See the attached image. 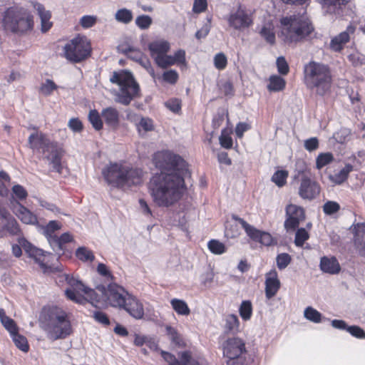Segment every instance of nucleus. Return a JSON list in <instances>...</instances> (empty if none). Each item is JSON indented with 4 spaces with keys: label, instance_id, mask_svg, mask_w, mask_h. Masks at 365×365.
Returning a JSON list of instances; mask_svg holds the SVG:
<instances>
[{
    "label": "nucleus",
    "instance_id": "nucleus-18",
    "mask_svg": "<svg viewBox=\"0 0 365 365\" xmlns=\"http://www.w3.org/2000/svg\"><path fill=\"white\" fill-rule=\"evenodd\" d=\"M19 243L29 256L34 258L41 267L43 269H46L48 267L46 261L47 255L43 250L34 247L24 237L19 239Z\"/></svg>",
    "mask_w": 365,
    "mask_h": 365
},
{
    "label": "nucleus",
    "instance_id": "nucleus-56",
    "mask_svg": "<svg viewBox=\"0 0 365 365\" xmlns=\"http://www.w3.org/2000/svg\"><path fill=\"white\" fill-rule=\"evenodd\" d=\"M165 329H166L167 334L169 336L172 342L176 345H180V344L182 342V339H181L180 335L178 334V331L176 330V329H175L170 326H167Z\"/></svg>",
    "mask_w": 365,
    "mask_h": 365
},
{
    "label": "nucleus",
    "instance_id": "nucleus-64",
    "mask_svg": "<svg viewBox=\"0 0 365 365\" xmlns=\"http://www.w3.org/2000/svg\"><path fill=\"white\" fill-rule=\"evenodd\" d=\"M277 66L278 72L282 75H286L288 73L289 68L288 63L283 56H279L277 59Z\"/></svg>",
    "mask_w": 365,
    "mask_h": 365
},
{
    "label": "nucleus",
    "instance_id": "nucleus-19",
    "mask_svg": "<svg viewBox=\"0 0 365 365\" xmlns=\"http://www.w3.org/2000/svg\"><path fill=\"white\" fill-rule=\"evenodd\" d=\"M19 243L29 256L34 258L41 267L43 269H46L48 267L46 261L47 255L43 250L34 247L24 237L19 239Z\"/></svg>",
    "mask_w": 365,
    "mask_h": 365
},
{
    "label": "nucleus",
    "instance_id": "nucleus-11",
    "mask_svg": "<svg viewBox=\"0 0 365 365\" xmlns=\"http://www.w3.org/2000/svg\"><path fill=\"white\" fill-rule=\"evenodd\" d=\"M225 19L230 29L237 31H244L253 24L252 14L241 5L232 9Z\"/></svg>",
    "mask_w": 365,
    "mask_h": 365
},
{
    "label": "nucleus",
    "instance_id": "nucleus-53",
    "mask_svg": "<svg viewBox=\"0 0 365 365\" xmlns=\"http://www.w3.org/2000/svg\"><path fill=\"white\" fill-rule=\"evenodd\" d=\"M137 128L139 131L140 130H143L145 132L151 131L154 129L153 121L149 118H141L137 124Z\"/></svg>",
    "mask_w": 365,
    "mask_h": 365
},
{
    "label": "nucleus",
    "instance_id": "nucleus-32",
    "mask_svg": "<svg viewBox=\"0 0 365 365\" xmlns=\"http://www.w3.org/2000/svg\"><path fill=\"white\" fill-rule=\"evenodd\" d=\"M274 29V26L273 24L269 21L264 24L259 31L261 36L270 44H274L275 43V34Z\"/></svg>",
    "mask_w": 365,
    "mask_h": 365
},
{
    "label": "nucleus",
    "instance_id": "nucleus-4",
    "mask_svg": "<svg viewBox=\"0 0 365 365\" xmlns=\"http://www.w3.org/2000/svg\"><path fill=\"white\" fill-rule=\"evenodd\" d=\"M280 23V35L286 43L301 42L314 31V27L305 12L285 16L281 19Z\"/></svg>",
    "mask_w": 365,
    "mask_h": 365
},
{
    "label": "nucleus",
    "instance_id": "nucleus-8",
    "mask_svg": "<svg viewBox=\"0 0 365 365\" xmlns=\"http://www.w3.org/2000/svg\"><path fill=\"white\" fill-rule=\"evenodd\" d=\"M28 143L33 150H41L43 158L48 161L53 170L61 173V152L57 143L50 141L40 132L31 133L29 137Z\"/></svg>",
    "mask_w": 365,
    "mask_h": 365
},
{
    "label": "nucleus",
    "instance_id": "nucleus-1",
    "mask_svg": "<svg viewBox=\"0 0 365 365\" xmlns=\"http://www.w3.org/2000/svg\"><path fill=\"white\" fill-rule=\"evenodd\" d=\"M153 163L161 173L152 178L150 193L158 206L168 207L177 202L182 195L187 165L180 155L170 151L155 153Z\"/></svg>",
    "mask_w": 365,
    "mask_h": 365
},
{
    "label": "nucleus",
    "instance_id": "nucleus-36",
    "mask_svg": "<svg viewBox=\"0 0 365 365\" xmlns=\"http://www.w3.org/2000/svg\"><path fill=\"white\" fill-rule=\"evenodd\" d=\"M304 317L307 320L316 324L320 323L323 319H327L325 317H322L319 312L312 307H307L304 309Z\"/></svg>",
    "mask_w": 365,
    "mask_h": 365
},
{
    "label": "nucleus",
    "instance_id": "nucleus-28",
    "mask_svg": "<svg viewBox=\"0 0 365 365\" xmlns=\"http://www.w3.org/2000/svg\"><path fill=\"white\" fill-rule=\"evenodd\" d=\"M350 0H317L323 9L328 14H339L342 6L346 4Z\"/></svg>",
    "mask_w": 365,
    "mask_h": 365
},
{
    "label": "nucleus",
    "instance_id": "nucleus-34",
    "mask_svg": "<svg viewBox=\"0 0 365 365\" xmlns=\"http://www.w3.org/2000/svg\"><path fill=\"white\" fill-rule=\"evenodd\" d=\"M72 236L69 232L62 234L59 237H56L54 240H51V247L54 251H60L63 250V245L66 243L71 242Z\"/></svg>",
    "mask_w": 365,
    "mask_h": 365
},
{
    "label": "nucleus",
    "instance_id": "nucleus-44",
    "mask_svg": "<svg viewBox=\"0 0 365 365\" xmlns=\"http://www.w3.org/2000/svg\"><path fill=\"white\" fill-rule=\"evenodd\" d=\"M334 160V156L331 153H320L316 159V167L320 170Z\"/></svg>",
    "mask_w": 365,
    "mask_h": 365
},
{
    "label": "nucleus",
    "instance_id": "nucleus-12",
    "mask_svg": "<svg viewBox=\"0 0 365 365\" xmlns=\"http://www.w3.org/2000/svg\"><path fill=\"white\" fill-rule=\"evenodd\" d=\"M62 277L64 278L66 283L71 287L65 290V294L68 299L79 304L83 303L86 299L78 293V292L81 291L91 301V297L95 294V290L86 287L81 281L68 274H65Z\"/></svg>",
    "mask_w": 365,
    "mask_h": 365
},
{
    "label": "nucleus",
    "instance_id": "nucleus-59",
    "mask_svg": "<svg viewBox=\"0 0 365 365\" xmlns=\"http://www.w3.org/2000/svg\"><path fill=\"white\" fill-rule=\"evenodd\" d=\"M179 76L175 70H169L163 73V79L166 83L175 84L178 80Z\"/></svg>",
    "mask_w": 365,
    "mask_h": 365
},
{
    "label": "nucleus",
    "instance_id": "nucleus-30",
    "mask_svg": "<svg viewBox=\"0 0 365 365\" xmlns=\"http://www.w3.org/2000/svg\"><path fill=\"white\" fill-rule=\"evenodd\" d=\"M61 225L56 220L50 221L46 226L42 227L43 233L46 237L50 245H51V240H54L57 236L55 232L60 230Z\"/></svg>",
    "mask_w": 365,
    "mask_h": 365
},
{
    "label": "nucleus",
    "instance_id": "nucleus-20",
    "mask_svg": "<svg viewBox=\"0 0 365 365\" xmlns=\"http://www.w3.org/2000/svg\"><path fill=\"white\" fill-rule=\"evenodd\" d=\"M356 31V26L349 24L346 30L333 37L330 41L329 47L334 52H340L344 46L351 40Z\"/></svg>",
    "mask_w": 365,
    "mask_h": 365
},
{
    "label": "nucleus",
    "instance_id": "nucleus-10",
    "mask_svg": "<svg viewBox=\"0 0 365 365\" xmlns=\"http://www.w3.org/2000/svg\"><path fill=\"white\" fill-rule=\"evenodd\" d=\"M90 53V43L86 37H76L63 47V56L73 63H79L85 60Z\"/></svg>",
    "mask_w": 365,
    "mask_h": 365
},
{
    "label": "nucleus",
    "instance_id": "nucleus-7",
    "mask_svg": "<svg viewBox=\"0 0 365 365\" xmlns=\"http://www.w3.org/2000/svg\"><path fill=\"white\" fill-rule=\"evenodd\" d=\"M110 81L119 87L118 91L113 92L116 103L128 106L134 98L139 96L140 86L132 73L124 70L114 71L110 78Z\"/></svg>",
    "mask_w": 365,
    "mask_h": 365
},
{
    "label": "nucleus",
    "instance_id": "nucleus-55",
    "mask_svg": "<svg viewBox=\"0 0 365 365\" xmlns=\"http://www.w3.org/2000/svg\"><path fill=\"white\" fill-rule=\"evenodd\" d=\"M340 209V205L334 201H327L323 205V211L326 215H333L337 212Z\"/></svg>",
    "mask_w": 365,
    "mask_h": 365
},
{
    "label": "nucleus",
    "instance_id": "nucleus-37",
    "mask_svg": "<svg viewBox=\"0 0 365 365\" xmlns=\"http://www.w3.org/2000/svg\"><path fill=\"white\" fill-rule=\"evenodd\" d=\"M76 257L83 262H92L95 259L93 252L86 247H80L76 251Z\"/></svg>",
    "mask_w": 365,
    "mask_h": 365
},
{
    "label": "nucleus",
    "instance_id": "nucleus-46",
    "mask_svg": "<svg viewBox=\"0 0 365 365\" xmlns=\"http://www.w3.org/2000/svg\"><path fill=\"white\" fill-rule=\"evenodd\" d=\"M123 53H124L129 58L138 62L143 56V53L142 51L132 46H128L125 48L122 49Z\"/></svg>",
    "mask_w": 365,
    "mask_h": 365
},
{
    "label": "nucleus",
    "instance_id": "nucleus-23",
    "mask_svg": "<svg viewBox=\"0 0 365 365\" xmlns=\"http://www.w3.org/2000/svg\"><path fill=\"white\" fill-rule=\"evenodd\" d=\"M280 288V282L276 270L272 269L266 274L265 279V296L270 299L276 295Z\"/></svg>",
    "mask_w": 365,
    "mask_h": 365
},
{
    "label": "nucleus",
    "instance_id": "nucleus-60",
    "mask_svg": "<svg viewBox=\"0 0 365 365\" xmlns=\"http://www.w3.org/2000/svg\"><path fill=\"white\" fill-rule=\"evenodd\" d=\"M219 140L221 146L226 149L231 148L232 146V139L225 129L222 130Z\"/></svg>",
    "mask_w": 365,
    "mask_h": 365
},
{
    "label": "nucleus",
    "instance_id": "nucleus-45",
    "mask_svg": "<svg viewBox=\"0 0 365 365\" xmlns=\"http://www.w3.org/2000/svg\"><path fill=\"white\" fill-rule=\"evenodd\" d=\"M101 118V115H100L96 110H91L89 112V121L96 130H100L103 128V120Z\"/></svg>",
    "mask_w": 365,
    "mask_h": 365
},
{
    "label": "nucleus",
    "instance_id": "nucleus-5",
    "mask_svg": "<svg viewBox=\"0 0 365 365\" xmlns=\"http://www.w3.org/2000/svg\"><path fill=\"white\" fill-rule=\"evenodd\" d=\"M102 175L108 184L115 187H129L142 182L141 170L122 163H109L102 170Z\"/></svg>",
    "mask_w": 365,
    "mask_h": 365
},
{
    "label": "nucleus",
    "instance_id": "nucleus-54",
    "mask_svg": "<svg viewBox=\"0 0 365 365\" xmlns=\"http://www.w3.org/2000/svg\"><path fill=\"white\" fill-rule=\"evenodd\" d=\"M227 59L223 53H218L214 57L215 67L218 70H223L226 68Z\"/></svg>",
    "mask_w": 365,
    "mask_h": 365
},
{
    "label": "nucleus",
    "instance_id": "nucleus-14",
    "mask_svg": "<svg viewBox=\"0 0 365 365\" xmlns=\"http://www.w3.org/2000/svg\"><path fill=\"white\" fill-rule=\"evenodd\" d=\"M284 227L287 232L294 231L305 220L304 210L297 205L289 204L285 208Z\"/></svg>",
    "mask_w": 365,
    "mask_h": 365
},
{
    "label": "nucleus",
    "instance_id": "nucleus-31",
    "mask_svg": "<svg viewBox=\"0 0 365 365\" xmlns=\"http://www.w3.org/2000/svg\"><path fill=\"white\" fill-rule=\"evenodd\" d=\"M166 63L165 64V68L177 64V65H186V59H185V51L182 49L178 50L173 56L168 55L166 57Z\"/></svg>",
    "mask_w": 365,
    "mask_h": 365
},
{
    "label": "nucleus",
    "instance_id": "nucleus-42",
    "mask_svg": "<svg viewBox=\"0 0 365 365\" xmlns=\"http://www.w3.org/2000/svg\"><path fill=\"white\" fill-rule=\"evenodd\" d=\"M225 329L230 332H235L239 330L240 321L237 315L229 314L225 319Z\"/></svg>",
    "mask_w": 365,
    "mask_h": 365
},
{
    "label": "nucleus",
    "instance_id": "nucleus-50",
    "mask_svg": "<svg viewBox=\"0 0 365 365\" xmlns=\"http://www.w3.org/2000/svg\"><path fill=\"white\" fill-rule=\"evenodd\" d=\"M309 233L304 228H299L295 234L294 244L297 247H302L304 242L309 239Z\"/></svg>",
    "mask_w": 365,
    "mask_h": 365
},
{
    "label": "nucleus",
    "instance_id": "nucleus-38",
    "mask_svg": "<svg viewBox=\"0 0 365 365\" xmlns=\"http://www.w3.org/2000/svg\"><path fill=\"white\" fill-rule=\"evenodd\" d=\"M353 170V166L350 164H346L339 173L331 177L333 182L336 184H341L348 178L349 174Z\"/></svg>",
    "mask_w": 365,
    "mask_h": 365
},
{
    "label": "nucleus",
    "instance_id": "nucleus-57",
    "mask_svg": "<svg viewBox=\"0 0 365 365\" xmlns=\"http://www.w3.org/2000/svg\"><path fill=\"white\" fill-rule=\"evenodd\" d=\"M349 61L354 66H361L365 64V55L360 53H354L349 55Z\"/></svg>",
    "mask_w": 365,
    "mask_h": 365
},
{
    "label": "nucleus",
    "instance_id": "nucleus-26",
    "mask_svg": "<svg viewBox=\"0 0 365 365\" xmlns=\"http://www.w3.org/2000/svg\"><path fill=\"white\" fill-rule=\"evenodd\" d=\"M319 267L323 272L330 274H338L341 270L340 264L334 257H322L320 259Z\"/></svg>",
    "mask_w": 365,
    "mask_h": 365
},
{
    "label": "nucleus",
    "instance_id": "nucleus-21",
    "mask_svg": "<svg viewBox=\"0 0 365 365\" xmlns=\"http://www.w3.org/2000/svg\"><path fill=\"white\" fill-rule=\"evenodd\" d=\"M14 214L24 224L36 225L38 224L37 216L22 204L14 200L11 202Z\"/></svg>",
    "mask_w": 365,
    "mask_h": 365
},
{
    "label": "nucleus",
    "instance_id": "nucleus-33",
    "mask_svg": "<svg viewBox=\"0 0 365 365\" xmlns=\"http://www.w3.org/2000/svg\"><path fill=\"white\" fill-rule=\"evenodd\" d=\"M170 304L172 308L179 315L187 316L190 313V309L184 300L175 298L171 299Z\"/></svg>",
    "mask_w": 365,
    "mask_h": 365
},
{
    "label": "nucleus",
    "instance_id": "nucleus-13",
    "mask_svg": "<svg viewBox=\"0 0 365 365\" xmlns=\"http://www.w3.org/2000/svg\"><path fill=\"white\" fill-rule=\"evenodd\" d=\"M170 48V43L163 39L155 40L148 44L150 56L158 66L162 68H165L166 57L168 56V52Z\"/></svg>",
    "mask_w": 365,
    "mask_h": 365
},
{
    "label": "nucleus",
    "instance_id": "nucleus-48",
    "mask_svg": "<svg viewBox=\"0 0 365 365\" xmlns=\"http://www.w3.org/2000/svg\"><path fill=\"white\" fill-rule=\"evenodd\" d=\"M288 172L286 170H277L272 176V181L278 187L284 186L287 182Z\"/></svg>",
    "mask_w": 365,
    "mask_h": 365
},
{
    "label": "nucleus",
    "instance_id": "nucleus-43",
    "mask_svg": "<svg viewBox=\"0 0 365 365\" xmlns=\"http://www.w3.org/2000/svg\"><path fill=\"white\" fill-rule=\"evenodd\" d=\"M115 19L118 22L129 24L133 20V13L129 9H120L116 11Z\"/></svg>",
    "mask_w": 365,
    "mask_h": 365
},
{
    "label": "nucleus",
    "instance_id": "nucleus-27",
    "mask_svg": "<svg viewBox=\"0 0 365 365\" xmlns=\"http://www.w3.org/2000/svg\"><path fill=\"white\" fill-rule=\"evenodd\" d=\"M101 117L107 125L116 128L119 125L120 114L113 107H108L101 110Z\"/></svg>",
    "mask_w": 365,
    "mask_h": 365
},
{
    "label": "nucleus",
    "instance_id": "nucleus-51",
    "mask_svg": "<svg viewBox=\"0 0 365 365\" xmlns=\"http://www.w3.org/2000/svg\"><path fill=\"white\" fill-rule=\"evenodd\" d=\"M98 21L96 16L93 15H85L83 16L79 20V24L83 29H89L93 26Z\"/></svg>",
    "mask_w": 365,
    "mask_h": 365
},
{
    "label": "nucleus",
    "instance_id": "nucleus-41",
    "mask_svg": "<svg viewBox=\"0 0 365 365\" xmlns=\"http://www.w3.org/2000/svg\"><path fill=\"white\" fill-rule=\"evenodd\" d=\"M239 313L244 321L250 320L252 315V304L251 302L249 300L242 301L239 308Z\"/></svg>",
    "mask_w": 365,
    "mask_h": 365
},
{
    "label": "nucleus",
    "instance_id": "nucleus-24",
    "mask_svg": "<svg viewBox=\"0 0 365 365\" xmlns=\"http://www.w3.org/2000/svg\"><path fill=\"white\" fill-rule=\"evenodd\" d=\"M31 4L34 9L37 12V14L41 19V31L43 33L48 31L52 26V23L50 21V19L51 17V12L46 10L43 5L37 1H32Z\"/></svg>",
    "mask_w": 365,
    "mask_h": 365
},
{
    "label": "nucleus",
    "instance_id": "nucleus-16",
    "mask_svg": "<svg viewBox=\"0 0 365 365\" xmlns=\"http://www.w3.org/2000/svg\"><path fill=\"white\" fill-rule=\"evenodd\" d=\"M247 350L244 341L237 337L229 338L223 344V355L227 359H232L246 355Z\"/></svg>",
    "mask_w": 365,
    "mask_h": 365
},
{
    "label": "nucleus",
    "instance_id": "nucleus-17",
    "mask_svg": "<svg viewBox=\"0 0 365 365\" xmlns=\"http://www.w3.org/2000/svg\"><path fill=\"white\" fill-rule=\"evenodd\" d=\"M319 192L320 187L318 183L307 175H304L301 178L298 192L299 195L303 199L312 200L315 198Z\"/></svg>",
    "mask_w": 365,
    "mask_h": 365
},
{
    "label": "nucleus",
    "instance_id": "nucleus-52",
    "mask_svg": "<svg viewBox=\"0 0 365 365\" xmlns=\"http://www.w3.org/2000/svg\"><path fill=\"white\" fill-rule=\"evenodd\" d=\"M56 88L57 86L55 83L50 79H47L43 83L41 84L40 87V92L44 96H49Z\"/></svg>",
    "mask_w": 365,
    "mask_h": 365
},
{
    "label": "nucleus",
    "instance_id": "nucleus-15",
    "mask_svg": "<svg viewBox=\"0 0 365 365\" xmlns=\"http://www.w3.org/2000/svg\"><path fill=\"white\" fill-rule=\"evenodd\" d=\"M232 219L237 221L242 228L245 230L246 234L253 240L259 242L263 245L270 246L273 243V237L272 235L266 232L260 231L256 229L252 225L248 224L242 218L237 215H232Z\"/></svg>",
    "mask_w": 365,
    "mask_h": 365
},
{
    "label": "nucleus",
    "instance_id": "nucleus-40",
    "mask_svg": "<svg viewBox=\"0 0 365 365\" xmlns=\"http://www.w3.org/2000/svg\"><path fill=\"white\" fill-rule=\"evenodd\" d=\"M10 335L16 347L24 352H27L29 351V346L28 344V341L24 336L19 334L18 331Z\"/></svg>",
    "mask_w": 365,
    "mask_h": 365
},
{
    "label": "nucleus",
    "instance_id": "nucleus-9",
    "mask_svg": "<svg viewBox=\"0 0 365 365\" xmlns=\"http://www.w3.org/2000/svg\"><path fill=\"white\" fill-rule=\"evenodd\" d=\"M129 293L121 286L112 283L106 287L103 285L96 287L95 294L91 297V303H103L113 307L120 309Z\"/></svg>",
    "mask_w": 365,
    "mask_h": 365
},
{
    "label": "nucleus",
    "instance_id": "nucleus-29",
    "mask_svg": "<svg viewBox=\"0 0 365 365\" xmlns=\"http://www.w3.org/2000/svg\"><path fill=\"white\" fill-rule=\"evenodd\" d=\"M161 356L168 365H187L191 357L187 351L180 354V360L177 359L174 355L164 351H161Z\"/></svg>",
    "mask_w": 365,
    "mask_h": 365
},
{
    "label": "nucleus",
    "instance_id": "nucleus-49",
    "mask_svg": "<svg viewBox=\"0 0 365 365\" xmlns=\"http://www.w3.org/2000/svg\"><path fill=\"white\" fill-rule=\"evenodd\" d=\"M292 257L287 253L279 254L276 257L277 266L279 269H284L291 262Z\"/></svg>",
    "mask_w": 365,
    "mask_h": 365
},
{
    "label": "nucleus",
    "instance_id": "nucleus-62",
    "mask_svg": "<svg viewBox=\"0 0 365 365\" xmlns=\"http://www.w3.org/2000/svg\"><path fill=\"white\" fill-rule=\"evenodd\" d=\"M4 327L10 333L14 334L18 331V327L15 322L10 317H6L1 322Z\"/></svg>",
    "mask_w": 365,
    "mask_h": 365
},
{
    "label": "nucleus",
    "instance_id": "nucleus-61",
    "mask_svg": "<svg viewBox=\"0 0 365 365\" xmlns=\"http://www.w3.org/2000/svg\"><path fill=\"white\" fill-rule=\"evenodd\" d=\"M12 192L19 200H24L28 196V192L26 189L20 185H14L12 187Z\"/></svg>",
    "mask_w": 365,
    "mask_h": 365
},
{
    "label": "nucleus",
    "instance_id": "nucleus-3",
    "mask_svg": "<svg viewBox=\"0 0 365 365\" xmlns=\"http://www.w3.org/2000/svg\"><path fill=\"white\" fill-rule=\"evenodd\" d=\"M304 82L308 89L323 96L328 93L332 84V74L327 64L312 61L304 68Z\"/></svg>",
    "mask_w": 365,
    "mask_h": 365
},
{
    "label": "nucleus",
    "instance_id": "nucleus-35",
    "mask_svg": "<svg viewBox=\"0 0 365 365\" xmlns=\"http://www.w3.org/2000/svg\"><path fill=\"white\" fill-rule=\"evenodd\" d=\"M269 83L267 86V88L270 91H279L284 88L286 82L284 78L279 76H271L269 77Z\"/></svg>",
    "mask_w": 365,
    "mask_h": 365
},
{
    "label": "nucleus",
    "instance_id": "nucleus-47",
    "mask_svg": "<svg viewBox=\"0 0 365 365\" xmlns=\"http://www.w3.org/2000/svg\"><path fill=\"white\" fill-rule=\"evenodd\" d=\"M210 251L215 255H222L226 251L225 245L217 240H211L207 243Z\"/></svg>",
    "mask_w": 365,
    "mask_h": 365
},
{
    "label": "nucleus",
    "instance_id": "nucleus-39",
    "mask_svg": "<svg viewBox=\"0 0 365 365\" xmlns=\"http://www.w3.org/2000/svg\"><path fill=\"white\" fill-rule=\"evenodd\" d=\"M6 223L4 225V229L12 235H19L21 233V229L18 222L10 214L7 215Z\"/></svg>",
    "mask_w": 365,
    "mask_h": 365
},
{
    "label": "nucleus",
    "instance_id": "nucleus-63",
    "mask_svg": "<svg viewBox=\"0 0 365 365\" xmlns=\"http://www.w3.org/2000/svg\"><path fill=\"white\" fill-rule=\"evenodd\" d=\"M351 134V132L349 128H343L337 132L336 139L337 142L344 143L346 141L349 140Z\"/></svg>",
    "mask_w": 365,
    "mask_h": 365
},
{
    "label": "nucleus",
    "instance_id": "nucleus-22",
    "mask_svg": "<svg viewBox=\"0 0 365 365\" xmlns=\"http://www.w3.org/2000/svg\"><path fill=\"white\" fill-rule=\"evenodd\" d=\"M120 309H124L130 317L135 319H141L144 317L143 303L135 296L129 294Z\"/></svg>",
    "mask_w": 365,
    "mask_h": 365
},
{
    "label": "nucleus",
    "instance_id": "nucleus-58",
    "mask_svg": "<svg viewBox=\"0 0 365 365\" xmlns=\"http://www.w3.org/2000/svg\"><path fill=\"white\" fill-rule=\"evenodd\" d=\"M152 24V19L148 15H141L136 18L135 24L141 29H147Z\"/></svg>",
    "mask_w": 365,
    "mask_h": 365
},
{
    "label": "nucleus",
    "instance_id": "nucleus-2",
    "mask_svg": "<svg viewBox=\"0 0 365 365\" xmlns=\"http://www.w3.org/2000/svg\"><path fill=\"white\" fill-rule=\"evenodd\" d=\"M39 323L47 338L51 341L66 339L73 331L67 313L58 307L43 308Z\"/></svg>",
    "mask_w": 365,
    "mask_h": 365
},
{
    "label": "nucleus",
    "instance_id": "nucleus-6",
    "mask_svg": "<svg viewBox=\"0 0 365 365\" xmlns=\"http://www.w3.org/2000/svg\"><path fill=\"white\" fill-rule=\"evenodd\" d=\"M2 26L8 32L24 36L34 29V16L24 7L11 6L4 12Z\"/></svg>",
    "mask_w": 365,
    "mask_h": 365
},
{
    "label": "nucleus",
    "instance_id": "nucleus-25",
    "mask_svg": "<svg viewBox=\"0 0 365 365\" xmlns=\"http://www.w3.org/2000/svg\"><path fill=\"white\" fill-rule=\"evenodd\" d=\"M354 245L359 255L365 257V224L358 223L354 225Z\"/></svg>",
    "mask_w": 365,
    "mask_h": 365
}]
</instances>
